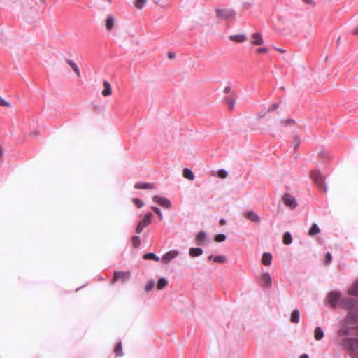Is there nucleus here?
Segmentation results:
<instances>
[{
	"label": "nucleus",
	"mask_w": 358,
	"mask_h": 358,
	"mask_svg": "<svg viewBox=\"0 0 358 358\" xmlns=\"http://www.w3.org/2000/svg\"><path fill=\"white\" fill-rule=\"evenodd\" d=\"M167 56L169 59H172L175 57V53L173 52H169Z\"/></svg>",
	"instance_id": "8fccbe9b"
},
{
	"label": "nucleus",
	"mask_w": 358,
	"mask_h": 358,
	"mask_svg": "<svg viewBox=\"0 0 358 358\" xmlns=\"http://www.w3.org/2000/svg\"><path fill=\"white\" fill-rule=\"evenodd\" d=\"M115 24V17L113 15H107L105 20V27L108 31H111Z\"/></svg>",
	"instance_id": "9b49d317"
},
{
	"label": "nucleus",
	"mask_w": 358,
	"mask_h": 358,
	"mask_svg": "<svg viewBox=\"0 0 358 358\" xmlns=\"http://www.w3.org/2000/svg\"><path fill=\"white\" fill-rule=\"evenodd\" d=\"M179 253H180V252L177 250H170V251L166 252L162 257V262L164 264H168L172 259L176 258L179 255Z\"/></svg>",
	"instance_id": "1a4fd4ad"
},
{
	"label": "nucleus",
	"mask_w": 358,
	"mask_h": 358,
	"mask_svg": "<svg viewBox=\"0 0 358 358\" xmlns=\"http://www.w3.org/2000/svg\"><path fill=\"white\" fill-rule=\"evenodd\" d=\"M268 52V49L266 47H262L257 48L255 51L257 55L266 54Z\"/></svg>",
	"instance_id": "e433bc0d"
},
{
	"label": "nucleus",
	"mask_w": 358,
	"mask_h": 358,
	"mask_svg": "<svg viewBox=\"0 0 358 358\" xmlns=\"http://www.w3.org/2000/svg\"><path fill=\"white\" fill-rule=\"evenodd\" d=\"M203 254V250L201 248H191L189 250V255L192 257H199Z\"/></svg>",
	"instance_id": "5701e85b"
},
{
	"label": "nucleus",
	"mask_w": 358,
	"mask_h": 358,
	"mask_svg": "<svg viewBox=\"0 0 358 358\" xmlns=\"http://www.w3.org/2000/svg\"><path fill=\"white\" fill-rule=\"evenodd\" d=\"M262 282L266 288H268L271 285V278L268 272H266L262 276Z\"/></svg>",
	"instance_id": "f3484780"
},
{
	"label": "nucleus",
	"mask_w": 358,
	"mask_h": 358,
	"mask_svg": "<svg viewBox=\"0 0 358 358\" xmlns=\"http://www.w3.org/2000/svg\"><path fill=\"white\" fill-rule=\"evenodd\" d=\"M106 1L108 2V3H111L113 1V0H106Z\"/></svg>",
	"instance_id": "e2e57ef3"
},
{
	"label": "nucleus",
	"mask_w": 358,
	"mask_h": 358,
	"mask_svg": "<svg viewBox=\"0 0 358 358\" xmlns=\"http://www.w3.org/2000/svg\"><path fill=\"white\" fill-rule=\"evenodd\" d=\"M313 181L320 188H322L324 192H327V186L324 182V178L318 171H312L310 173Z\"/></svg>",
	"instance_id": "20e7f679"
},
{
	"label": "nucleus",
	"mask_w": 358,
	"mask_h": 358,
	"mask_svg": "<svg viewBox=\"0 0 358 358\" xmlns=\"http://www.w3.org/2000/svg\"><path fill=\"white\" fill-rule=\"evenodd\" d=\"M272 255L270 252H264L262 255V262L265 266L271 264Z\"/></svg>",
	"instance_id": "4be33fe9"
},
{
	"label": "nucleus",
	"mask_w": 358,
	"mask_h": 358,
	"mask_svg": "<svg viewBox=\"0 0 358 358\" xmlns=\"http://www.w3.org/2000/svg\"><path fill=\"white\" fill-rule=\"evenodd\" d=\"M250 4L249 3H245L243 4V7H244V8H245V9L248 8L250 7Z\"/></svg>",
	"instance_id": "5fc2aeb1"
},
{
	"label": "nucleus",
	"mask_w": 358,
	"mask_h": 358,
	"mask_svg": "<svg viewBox=\"0 0 358 358\" xmlns=\"http://www.w3.org/2000/svg\"><path fill=\"white\" fill-rule=\"evenodd\" d=\"M226 238H227V236L225 234H218L217 235H216L215 240L217 242H222V241H225Z\"/></svg>",
	"instance_id": "ea45409f"
},
{
	"label": "nucleus",
	"mask_w": 358,
	"mask_h": 358,
	"mask_svg": "<svg viewBox=\"0 0 358 358\" xmlns=\"http://www.w3.org/2000/svg\"><path fill=\"white\" fill-rule=\"evenodd\" d=\"M339 306L348 311L339 325H346L348 321L355 320L358 317V301L351 297H343Z\"/></svg>",
	"instance_id": "f03ea898"
},
{
	"label": "nucleus",
	"mask_w": 358,
	"mask_h": 358,
	"mask_svg": "<svg viewBox=\"0 0 358 358\" xmlns=\"http://www.w3.org/2000/svg\"><path fill=\"white\" fill-rule=\"evenodd\" d=\"M231 91V87L229 86H227L224 89V92L227 94Z\"/></svg>",
	"instance_id": "603ef678"
},
{
	"label": "nucleus",
	"mask_w": 358,
	"mask_h": 358,
	"mask_svg": "<svg viewBox=\"0 0 358 358\" xmlns=\"http://www.w3.org/2000/svg\"><path fill=\"white\" fill-rule=\"evenodd\" d=\"M332 261V255L330 252H327L325 256V264H329Z\"/></svg>",
	"instance_id": "c03bdc74"
},
{
	"label": "nucleus",
	"mask_w": 358,
	"mask_h": 358,
	"mask_svg": "<svg viewBox=\"0 0 358 358\" xmlns=\"http://www.w3.org/2000/svg\"><path fill=\"white\" fill-rule=\"evenodd\" d=\"M152 199L153 201L157 203L163 208H165L166 209H170L171 208V202L170 201V200L165 197L154 196Z\"/></svg>",
	"instance_id": "6e6552de"
},
{
	"label": "nucleus",
	"mask_w": 358,
	"mask_h": 358,
	"mask_svg": "<svg viewBox=\"0 0 358 358\" xmlns=\"http://www.w3.org/2000/svg\"><path fill=\"white\" fill-rule=\"evenodd\" d=\"M215 13L218 18L223 20H230L235 17L236 13L228 8H217Z\"/></svg>",
	"instance_id": "39448f33"
},
{
	"label": "nucleus",
	"mask_w": 358,
	"mask_h": 358,
	"mask_svg": "<svg viewBox=\"0 0 358 358\" xmlns=\"http://www.w3.org/2000/svg\"><path fill=\"white\" fill-rule=\"evenodd\" d=\"M155 3H157V4L159 3L158 1H155Z\"/></svg>",
	"instance_id": "0e129e2a"
},
{
	"label": "nucleus",
	"mask_w": 358,
	"mask_h": 358,
	"mask_svg": "<svg viewBox=\"0 0 358 358\" xmlns=\"http://www.w3.org/2000/svg\"><path fill=\"white\" fill-rule=\"evenodd\" d=\"M206 241H208L206 233L203 231L198 232L195 238L196 244L198 245H202Z\"/></svg>",
	"instance_id": "f8f14e48"
},
{
	"label": "nucleus",
	"mask_w": 358,
	"mask_h": 358,
	"mask_svg": "<svg viewBox=\"0 0 358 358\" xmlns=\"http://www.w3.org/2000/svg\"><path fill=\"white\" fill-rule=\"evenodd\" d=\"M208 259L216 263H223L227 260V258L226 256L224 255H210L208 257Z\"/></svg>",
	"instance_id": "412c9836"
},
{
	"label": "nucleus",
	"mask_w": 358,
	"mask_h": 358,
	"mask_svg": "<svg viewBox=\"0 0 358 358\" xmlns=\"http://www.w3.org/2000/svg\"><path fill=\"white\" fill-rule=\"evenodd\" d=\"M302 1L307 4H310V5L314 4L313 0H302Z\"/></svg>",
	"instance_id": "3c124183"
},
{
	"label": "nucleus",
	"mask_w": 358,
	"mask_h": 358,
	"mask_svg": "<svg viewBox=\"0 0 358 358\" xmlns=\"http://www.w3.org/2000/svg\"><path fill=\"white\" fill-rule=\"evenodd\" d=\"M182 175L184 178L188 180H193L194 179V175L192 171L189 168H185L183 169Z\"/></svg>",
	"instance_id": "a878e982"
},
{
	"label": "nucleus",
	"mask_w": 358,
	"mask_h": 358,
	"mask_svg": "<svg viewBox=\"0 0 358 358\" xmlns=\"http://www.w3.org/2000/svg\"><path fill=\"white\" fill-rule=\"evenodd\" d=\"M155 286V282L154 280H150L146 285L145 287V290L146 292H149L150 290L152 289V288L154 287Z\"/></svg>",
	"instance_id": "a19ab883"
},
{
	"label": "nucleus",
	"mask_w": 358,
	"mask_h": 358,
	"mask_svg": "<svg viewBox=\"0 0 358 358\" xmlns=\"http://www.w3.org/2000/svg\"><path fill=\"white\" fill-rule=\"evenodd\" d=\"M152 216L153 215L151 212L147 213L143 219L138 222V224L141 225L143 228L146 227L150 224Z\"/></svg>",
	"instance_id": "2eb2a0df"
},
{
	"label": "nucleus",
	"mask_w": 358,
	"mask_h": 358,
	"mask_svg": "<svg viewBox=\"0 0 358 358\" xmlns=\"http://www.w3.org/2000/svg\"><path fill=\"white\" fill-rule=\"evenodd\" d=\"M346 326L348 327L350 333L353 330L356 331V335L358 336V317L355 320L348 321Z\"/></svg>",
	"instance_id": "4468645a"
},
{
	"label": "nucleus",
	"mask_w": 358,
	"mask_h": 358,
	"mask_svg": "<svg viewBox=\"0 0 358 358\" xmlns=\"http://www.w3.org/2000/svg\"><path fill=\"white\" fill-rule=\"evenodd\" d=\"M300 358H309L308 355L306 354H303L300 356Z\"/></svg>",
	"instance_id": "4d7b16f0"
},
{
	"label": "nucleus",
	"mask_w": 358,
	"mask_h": 358,
	"mask_svg": "<svg viewBox=\"0 0 358 358\" xmlns=\"http://www.w3.org/2000/svg\"><path fill=\"white\" fill-rule=\"evenodd\" d=\"M41 2L43 3V4H45L46 3V1L45 0H40Z\"/></svg>",
	"instance_id": "052dcab7"
},
{
	"label": "nucleus",
	"mask_w": 358,
	"mask_h": 358,
	"mask_svg": "<svg viewBox=\"0 0 358 358\" xmlns=\"http://www.w3.org/2000/svg\"><path fill=\"white\" fill-rule=\"evenodd\" d=\"M229 39L236 43H243L247 40L245 34H236L229 36Z\"/></svg>",
	"instance_id": "aec40b11"
},
{
	"label": "nucleus",
	"mask_w": 358,
	"mask_h": 358,
	"mask_svg": "<svg viewBox=\"0 0 358 358\" xmlns=\"http://www.w3.org/2000/svg\"><path fill=\"white\" fill-rule=\"evenodd\" d=\"M228 176V173L227 171L224 169H221L218 171L217 172V176L220 178H227Z\"/></svg>",
	"instance_id": "4c0bfd02"
},
{
	"label": "nucleus",
	"mask_w": 358,
	"mask_h": 358,
	"mask_svg": "<svg viewBox=\"0 0 358 358\" xmlns=\"http://www.w3.org/2000/svg\"><path fill=\"white\" fill-rule=\"evenodd\" d=\"M300 143H301V140H300L299 137V136H295V137L294 138V148H298V147L299 146Z\"/></svg>",
	"instance_id": "a18cd8bd"
},
{
	"label": "nucleus",
	"mask_w": 358,
	"mask_h": 358,
	"mask_svg": "<svg viewBox=\"0 0 358 358\" xmlns=\"http://www.w3.org/2000/svg\"><path fill=\"white\" fill-rule=\"evenodd\" d=\"M279 107V105L278 103H275V104H273L271 106L269 107V108L268 109V112H271V111H273V110H275L278 108Z\"/></svg>",
	"instance_id": "49530a36"
},
{
	"label": "nucleus",
	"mask_w": 358,
	"mask_h": 358,
	"mask_svg": "<svg viewBox=\"0 0 358 358\" xmlns=\"http://www.w3.org/2000/svg\"><path fill=\"white\" fill-rule=\"evenodd\" d=\"M134 188L139 189H152L154 188V185L148 182H136L134 185Z\"/></svg>",
	"instance_id": "6ab92c4d"
},
{
	"label": "nucleus",
	"mask_w": 358,
	"mask_h": 358,
	"mask_svg": "<svg viewBox=\"0 0 358 358\" xmlns=\"http://www.w3.org/2000/svg\"><path fill=\"white\" fill-rule=\"evenodd\" d=\"M250 43L254 45H261L264 43L262 35L260 33H253L250 36Z\"/></svg>",
	"instance_id": "9d476101"
},
{
	"label": "nucleus",
	"mask_w": 358,
	"mask_h": 358,
	"mask_svg": "<svg viewBox=\"0 0 358 358\" xmlns=\"http://www.w3.org/2000/svg\"><path fill=\"white\" fill-rule=\"evenodd\" d=\"M143 258L147 260L159 261V257L153 252H148L143 255Z\"/></svg>",
	"instance_id": "7c9ffc66"
},
{
	"label": "nucleus",
	"mask_w": 358,
	"mask_h": 358,
	"mask_svg": "<svg viewBox=\"0 0 358 358\" xmlns=\"http://www.w3.org/2000/svg\"><path fill=\"white\" fill-rule=\"evenodd\" d=\"M146 0H136L134 5L138 9H141L145 4Z\"/></svg>",
	"instance_id": "f704fd0d"
},
{
	"label": "nucleus",
	"mask_w": 358,
	"mask_h": 358,
	"mask_svg": "<svg viewBox=\"0 0 358 358\" xmlns=\"http://www.w3.org/2000/svg\"><path fill=\"white\" fill-rule=\"evenodd\" d=\"M66 62L72 68L73 71L76 73L77 76L80 77V70L76 64L73 61L70 59H68Z\"/></svg>",
	"instance_id": "cd10ccee"
},
{
	"label": "nucleus",
	"mask_w": 358,
	"mask_h": 358,
	"mask_svg": "<svg viewBox=\"0 0 358 358\" xmlns=\"http://www.w3.org/2000/svg\"><path fill=\"white\" fill-rule=\"evenodd\" d=\"M351 334L346 325H339L336 342L348 352L352 358H358V338L350 337Z\"/></svg>",
	"instance_id": "f257e3e1"
},
{
	"label": "nucleus",
	"mask_w": 358,
	"mask_h": 358,
	"mask_svg": "<svg viewBox=\"0 0 358 358\" xmlns=\"http://www.w3.org/2000/svg\"><path fill=\"white\" fill-rule=\"evenodd\" d=\"M300 313L298 309H295L292 312L290 320L293 323H298L299 322Z\"/></svg>",
	"instance_id": "bb28decb"
},
{
	"label": "nucleus",
	"mask_w": 358,
	"mask_h": 358,
	"mask_svg": "<svg viewBox=\"0 0 358 358\" xmlns=\"http://www.w3.org/2000/svg\"><path fill=\"white\" fill-rule=\"evenodd\" d=\"M115 352L116 353L117 356L121 357L123 355L122 350V343L121 341H120L117 345L115 348Z\"/></svg>",
	"instance_id": "473e14b6"
},
{
	"label": "nucleus",
	"mask_w": 358,
	"mask_h": 358,
	"mask_svg": "<svg viewBox=\"0 0 358 358\" xmlns=\"http://www.w3.org/2000/svg\"><path fill=\"white\" fill-rule=\"evenodd\" d=\"M245 217L255 223H259L261 221L259 215L253 210L248 211L245 214Z\"/></svg>",
	"instance_id": "ddd939ff"
},
{
	"label": "nucleus",
	"mask_w": 358,
	"mask_h": 358,
	"mask_svg": "<svg viewBox=\"0 0 358 358\" xmlns=\"http://www.w3.org/2000/svg\"><path fill=\"white\" fill-rule=\"evenodd\" d=\"M284 204L290 210H294L297 206L296 199L289 193H285L282 196Z\"/></svg>",
	"instance_id": "423d86ee"
},
{
	"label": "nucleus",
	"mask_w": 358,
	"mask_h": 358,
	"mask_svg": "<svg viewBox=\"0 0 358 358\" xmlns=\"http://www.w3.org/2000/svg\"><path fill=\"white\" fill-rule=\"evenodd\" d=\"M104 89L101 92V94L105 96H109L112 94V87L109 82L105 80L103 83Z\"/></svg>",
	"instance_id": "dca6fc26"
},
{
	"label": "nucleus",
	"mask_w": 358,
	"mask_h": 358,
	"mask_svg": "<svg viewBox=\"0 0 358 358\" xmlns=\"http://www.w3.org/2000/svg\"><path fill=\"white\" fill-rule=\"evenodd\" d=\"M281 124L285 126L294 125L295 124V121L292 119H289L282 121Z\"/></svg>",
	"instance_id": "37998d69"
},
{
	"label": "nucleus",
	"mask_w": 358,
	"mask_h": 358,
	"mask_svg": "<svg viewBox=\"0 0 358 358\" xmlns=\"http://www.w3.org/2000/svg\"><path fill=\"white\" fill-rule=\"evenodd\" d=\"M342 294L340 291H331L327 295V301L332 307L339 306V303L342 299Z\"/></svg>",
	"instance_id": "7ed1b4c3"
},
{
	"label": "nucleus",
	"mask_w": 358,
	"mask_h": 358,
	"mask_svg": "<svg viewBox=\"0 0 358 358\" xmlns=\"http://www.w3.org/2000/svg\"><path fill=\"white\" fill-rule=\"evenodd\" d=\"M277 50H278V52H282H282H284V50H281V49H280V48H277Z\"/></svg>",
	"instance_id": "bf43d9fd"
},
{
	"label": "nucleus",
	"mask_w": 358,
	"mask_h": 358,
	"mask_svg": "<svg viewBox=\"0 0 358 358\" xmlns=\"http://www.w3.org/2000/svg\"><path fill=\"white\" fill-rule=\"evenodd\" d=\"M0 106L10 108L12 105L9 101H6L4 98L0 97Z\"/></svg>",
	"instance_id": "c9c22d12"
},
{
	"label": "nucleus",
	"mask_w": 358,
	"mask_h": 358,
	"mask_svg": "<svg viewBox=\"0 0 358 358\" xmlns=\"http://www.w3.org/2000/svg\"><path fill=\"white\" fill-rule=\"evenodd\" d=\"M143 229H144V228H143V227H141V225H139V224H137V227H136V232L137 234H141V233L143 231Z\"/></svg>",
	"instance_id": "de8ad7c7"
},
{
	"label": "nucleus",
	"mask_w": 358,
	"mask_h": 358,
	"mask_svg": "<svg viewBox=\"0 0 358 358\" xmlns=\"http://www.w3.org/2000/svg\"><path fill=\"white\" fill-rule=\"evenodd\" d=\"M106 1L108 2V3H111L113 1V0H106Z\"/></svg>",
	"instance_id": "680f3d73"
},
{
	"label": "nucleus",
	"mask_w": 358,
	"mask_h": 358,
	"mask_svg": "<svg viewBox=\"0 0 358 358\" xmlns=\"http://www.w3.org/2000/svg\"><path fill=\"white\" fill-rule=\"evenodd\" d=\"M132 245L134 248H138L141 245V239L138 236H134L131 238Z\"/></svg>",
	"instance_id": "72a5a7b5"
},
{
	"label": "nucleus",
	"mask_w": 358,
	"mask_h": 358,
	"mask_svg": "<svg viewBox=\"0 0 358 358\" xmlns=\"http://www.w3.org/2000/svg\"><path fill=\"white\" fill-rule=\"evenodd\" d=\"M152 209L157 214L159 220H162L163 219V215H162V211H161V210L158 207L152 206Z\"/></svg>",
	"instance_id": "79ce46f5"
},
{
	"label": "nucleus",
	"mask_w": 358,
	"mask_h": 358,
	"mask_svg": "<svg viewBox=\"0 0 358 358\" xmlns=\"http://www.w3.org/2000/svg\"><path fill=\"white\" fill-rule=\"evenodd\" d=\"M324 334L320 327H316L314 331V338L317 341H320L324 338Z\"/></svg>",
	"instance_id": "b1692460"
},
{
	"label": "nucleus",
	"mask_w": 358,
	"mask_h": 358,
	"mask_svg": "<svg viewBox=\"0 0 358 358\" xmlns=\"http://www.w3.org/2000/svg\"><path fill=\"white\" fill-rule=\"evenodd\" d=\"M320 232V229L318 227V225L316 223H313L311 225L309 231H308V235L310 236H313L315 235L318 234Z\"/></svg>",
	"instance_id": "393cba45"
},
{
	"label": "nucleus",
	"mask_w": 358,
	"mask_h": 358,
	"mask_svg": "<svg viewBox=\"0 0 358 358\" xmlns=\"http://www.w3.org/2000/svg\"><path fill=\"white\" fill-rule=\"evenodd\" d=\"M226 103L229 106V109L232 110L236 104V99L234 97L229 96L226 99Z\"/></svg>",
	"instance_id": "2f4dec72"
},
{
	"label": "nucleus",
	"mask_w": 358,
	"mask_h": 358,
	"mask_svg": "<svg viewBox=\"0 0 358 358\" xmlns=\"http://www.w3.org/2000/svg\"><path fill=\"white\" fill-rule=\"evenodd\" d=\"M3 149L2 148V146L0 145V156L3 155Z\"/></svg>",
	"instance_id": "6e6d98bb"
},
{
	"label": "nucleus",
	"mask_w": 358,
	"mask_h": 358,
	"mask_svg": "<svg viewBox=\"0 0 358 358\" xmlns=\"http://www.w3.org/2000/svg\"><path fill=\"white\" fill-rule=\"evenodd\" d=\"M168 284V281L167 280L164 278V277H162L160 278L158 281H157V288L159 290L162 289L164 287H165Z\"/></svg>",
	"instance_id": "c85d7f7f"
},
{
	"label": "nucleus",
	"mask_w": 358,
	"mask_h": 358,
	"mask_svg": "<svg viewBox=\"0 0 358 358\" xmlns=\"http://www.w3.org/2000/svg\"><path fill=\"white\" fill-rule=\"evenodd\" d=\"M292 242V237L290 232L287 231L283 234V243L285 245H290Z\"/></svg>",
	"instance_id": "c756f323"
},
{
	"label": "nucleus",
	"mask_w": 358,
	"mask_h": 358,
	"mask_svg": "<svg viewBox=\"0 0 358 358\" xmlns=\"http://www.w3.org/2000/svg\"><path fill=\"white\" fill-rule=\"evenodd\" d=\"M29 136H34V137L38 136H39V131L38 130H34V131H31L29 134Z\"/></svg>",
	"instance_id": "09e8293b"
},
{
	"label": "nucleus",
	"mask_w": 358,
	"mask_h": 358,
	"mask_svg": "<svg viewBox=\"0 0 358 358\" xmlns=\"http://www.w3.org/2000/svg\"><path fill=\"white\" fill-rule=\"evenodd\" d=\"M133 202L138 208H141L144 206L143 201L138 198L133 199Z\"/></svg>",
	"instance_id": "58836bf2"
},
{
	"label": "nucleus",
	"mask_w": 358,
	"mask_h": 358,
	"mask_svg": "<svg viewBox=\"0 0 358 358\" xmlns=\"http://www.w3.org/2000/svg\"><path fill=\"white\" fill-rule=\"evenodd\" d=\"M131 276L129 271H115L113 278V282L120 280L122 282H127Z\"/></svg>",
	"instance_id": "0eeeda50"
},
{
	"label": "nucleus",
	"mask_w": 358,
	"mask_h": 358,
	"mask_svg": "<svg viewBox=\"0 0 358 358\" xmlns=\"http://www.w3.org/2000/svg\"><path fill=\"white\" fill-rule=\"evenodd\" d=\"M320 155H327V152L325 150L322 151V152L320 154Z\"/></svg>",
	"instance_id": "13d9d810"
},
{
	"label": "nucleus",
	"mask_w": 358,
	"mask_h": 358,
	"mask_svg": "<svg viewBox=\"0 0 358 358\" xmlns=\"http://www.w3.org/2000/svg\"><path fill=\"white\" fill-rule=\"evenodd\" d=\"M220 225H224L226 224V220L224 218H221L219 221Z\"/></svg>",
	"instance_id": "864d4df0"
},
{
	"label": "nucleus",
	"mask_w": 358,
	"mask_h": 358,
	"mask_svg": "<svg viewBox=\"0 0 358 358\" xmlns=\"http://www.w3.org/2000/svg\"><path fill=\"white\" fill-rule=\"evenodd\" d=\"M348 294L358 298V280L354 282L348 289Z\"/></svg>",
	"instance_id": "a211bd4d"
}]
</instances>
